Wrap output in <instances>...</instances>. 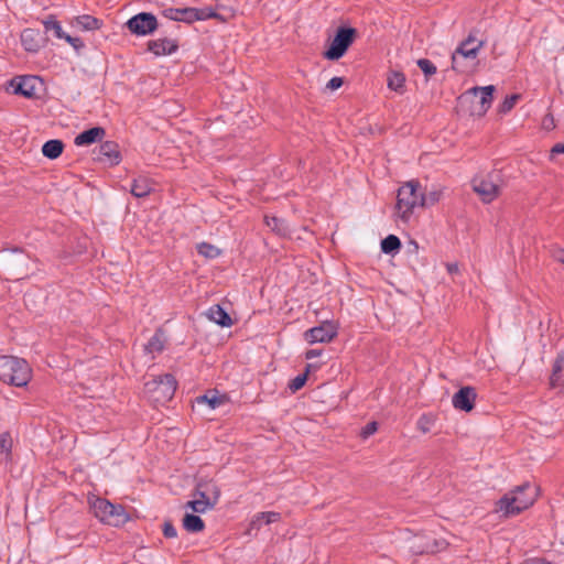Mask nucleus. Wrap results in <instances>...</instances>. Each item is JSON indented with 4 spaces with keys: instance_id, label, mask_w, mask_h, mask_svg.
<instances>
[{
    "instance_id": "obj_1",
    "label": "nucleus",
    "mask_w": 564,
    "mask_h": 564,
    "mask_svg": "<svg viewBox=\"0 0 564 564\" xmlns=\"http://www.w3.org/2000/svg\"><path fill=\"white\" fill-rule=\"evenodd\" d=\"M495 90L494 85L468 89L457 98V112L469 117L485 116L491 107Z\"/></svg>"
},
{
    "instance_id": "obj_2",
    "label": "nucleus",
    "mask_w": 564,
    "mask_h": 564,
    "mask_svg": "<svg viewBox=\"0 0 564 564\" xmlns=\"http://www.w3.org/2000/svg\"><path fill=\"white\" fill-rule=\"evenodd\" d=\"M536 495V488L524 482L497 501L498 510L507 518L517 516L534 503Z\"/></svg>"
},
{
    "instance_id": "obj_3",
    "label": "nucleus",
    "mask_w": 564,
    "mask_h": 564,
    "mask_svg": "<svg viewBox=\"0 0 564 564\" xmlns=\"http://www.w3.org/2000/svg\"><path fill=\"white\" fill-rule=\"evenodd\" d=\"M30 256L20 248H6L0 251V273L6 280H22L30 273Z\"/></svg>"
},
{
    "instance_id": "obj_4",
    "label": "nucleus",
    "mask_w": 564,
    "mask_h": 564,
    "mask_svg": "<svg viewBox=\"0 0 564 564\" xmlns=\"http://www.w3.org/2000/svg\"><path fill=\"white\" fill-rule=\"evenodd\" d=\"M32 378V369L23 358L0 356V381L14 387H25Z\"/></svg>"
},
{
    "instance_id": "obj_5",
    "label": "nucleus",
    "mask_w": 564,
    "mask_h": 564,
    "mask_svg": "<svg viewBox=\"0 0 564 564\" xmlns=\"http://www.w3.org/2000/svg\"><path fill=\"white\" fill-rule=\"evenodd\" d=\"M421 184L417 180H411L404 183L397 194L395 208L402 221H408L414 208L420 206Z\"/></svg>"
},
{
    "instance_id": "obj_6",
    "label": "nucleus",
    "mask_w": 564,
    "mask_h": 564,
    "mask_svg": "<svg viewBox=\"0 0 564 564\" xmlns=\"http://www.w3.org/2000/svg\"><path fill=\"white\" fill-rule=\"evenodd\" d=\"M90 508L96 518L112 527H121L130 519L126 509L121 505H113L105 498H96L90 503Z\"/></svg>"
},
{
    "instance_id": "obj_7",
    "label": "nucleus",
    "mask_w": 564,
    "mask_h": 564,
    "mask_svg": "<svg viewBox=\"0 0 564 564\" xmlns=\"http://www.w3.org/2000/svg\"><path fill=\"white\" fill-rule=\"evenodd\" d=\"M502 184V173L498 170H494L485 176H475L471 180L474 192L479 195L485 204L494 202L500 195Z\"/></svg>"
},
{
    "instance_id": "obj_8",
    "label": "nucleus",
    "mask_w": 564,
    "mask_h": 564,
    "mask_svg": "<svg viewBox=\"0 0 564 564\" xmlns=\"http://www.w3.org/2000/svg\"><path fill=\"white\" fill-rule=\"evenodd\" d=\"M357 35L358 32L352 26H338L332 42L324 51L323 57L328 61H338L347 53L348 48L355 42Z\"/></svg>"
},
{
    "instance_id": "obj_9",
    "label": "nucleus",
    "mask_w": 564,
    "mask_h": 564,
    "mask_svg": "<svg viewBox=\"0 0 564 564\" xmlns=\"http://www.w3.org/2000/svg\"><path fill=\"white\" fill-rule=\"evenodd\" d=\"M177 388V381L172 373H164L153 377L144 383V390L150 398L158 403H165L172 400Z\"/></svg>"
},
{
    "instance_id": "obj_10",
    "label": "nucleus",
    "mask_w": 564,
    "mask_h": 564,
    "mask_svg": "<svg viewBox=\"0 0 564 564\" xmlns=\"http://www.w3.org/2000/svg\"><path fill=\"white\" fill-rule=\"evenodd\" d=\"M476 33H478V30L473 29L468 36L460 42V44L457 46V48L454 51L452 55V68L457 72H464L465 67L460 64V59L463 58H471L475 59L480 51V48L484 47L486 44V41L480 40L475 44L476 42Z\"/></svg>"
},
{
    "instance_id": "obj_11",
    "label": "nucleus",
    "mask_w": 564,
    "mask_h": 564,
    "mask_svg": "<svg viewBox=\"0 0 564 564\" xmlns=\"http://www.w3.org/2000/svg\"><path fill=\"white\" fill-rule=\"evenodd\" d=\"M127 29L135 35L152 34L159 26L158 19L153 13L140 12L126 22Z\"/></svg>"
},
{
    "instance_id": "obj_12",
    "label": "nucleus",
    "mask_w": 564,
    "mask_h": 564,
    "mask_svg": "<svg viewBox=\"0 0 564 564\" xmlns=\"http://www.w3.org/2000/svg\"><path fill=\"white\" fill-rule=\"evenodd\" d=\"M40 84V77L34 75L15 76L9 80L11 93L25 98L36 97V87Z\"/></svg>"
},
{
    "instance_id": "obj_13",
    "label": "nucleus",
    "mask_w": 564,
    "mask_h": 564,
    "mask_svg": "<svg viewBox=\"0 0 564 564\" xmlns=\"http://www.w3.org/2000/svg\"><path fill=\"white\" fill-rule=\"evenodd\" d=\"M338 334V327L335 323L326 321L321 325L312 327L304 333V338L310 344L329 343Z\"/></svg>"
},
{
    "instance_id": "obj_14",
    "label": "nucleus",
    "mask_w": 564,
    "mask_h": 564,
    "mask_svg": "<svg viewBox=\"0 0 564 564\" xmlns=\"http://www.w3.org/2000/svg\"><path fill=\"white\" fill-rule=\"evenodd\" d=\"M447 543L444 540H437L430 536H415L410 544V551L414 555L434 554L444 550Z\"/></svg>"
},
{
    "instance_id": "obj_15",
    "label": "nucleus",
    "mask_w": 564,
    "mask_h": 564,
    "mask_svg": "<svg viewBox=\"0 0 564 564\" xmlns=\"http://www.w3.org/2000/svg\"><path fill=\"white\" fill-rule=\"evenodd\" d=\"M94 160L108 163L109 165H118L121 162V153L119 145L115 141H105L93 151Z\"/></svg>"
},
{
    "instance_id": "obj_16",
    "label": "nucleus",
    "mask_w": 564,
    "mask_h": 564,
    "mask_svg": "<svg viewBox=\"0 0 564 564\" xmlns=\"http://www.w3.org/2000/svg\"><path fill=\"white\" fill-rule=\"evenodd\" d=\"M477 392L474 387H462L452 398L453 406L459 411L470 412L475 408Z\"/></svg>"
},
{
    "instance_id": "obj_17",
    "label": "nucleus",
    "mask_w": 564,
    "mask_h": 564,
    "mask_svg": "<svg viewBox=\"0 0 564 564\" xmlns=\"http://www.w3.org/2000/svg\"><path fill=\"white\" fill-rule=\"evenodd\" d=\"M45 37L36 29L28 28L21 33V44L25 51L36 53L45 43Z\"/></svg>"
},
{
    "instance_id": "obj_18",
    "label": "nucleus",
    "mask_w": 564,
    "mask_h": 564,
    "mask_svg": "<svg viewBox=\"0 0 564 564\" xmlns=\"http://www.w3.org/2000/svg\"><path fill=\"white\" fill-rule=\"evenodd\" d=\"M178 50V43L176 40L167 37L151 40L148 42V51L153 53L155 56L171 55Z\"/></svg>"
},
{
    "instance_id": "obj_19",
    "label": "nucleus",
    "mask_w": 564,
    "mask_h": 564,
    "mask_svg": "<svg viewBox=\"0 0 564 564\" xmlns=\"http://www.w3.org/2000/svg\"><path fill=\"white\" fill-rule=\"evenodd\" d=\"M550 387L564 391V352H558L552 366Z\"/></svg>"
},
{
    "instance_id": "obj_20",
    "label": "nucleus",
    "mask_w": 564,
    "mask_h": 564,
    "mask_svg": "<svg viewBox=\"0 0 564 564\" xmlns=\"http://www.w3.org/2000/svg\"><path fill=\"white\" fill-rule=\"evenodd\" d=\"M105 134L106 130L102 127H93L77 134L74 143L77 147L90 145L97 141H101Z\"/></svg>"
},
{
    "instance_id": "obj_21",
    "label": "nucleus",
    "mask_w": 564,
    "mask_h": 564,
    "mask_svg": "<svg viewBox=\"0 0 564 564\" xmlns=\"http://www.w3.org/2000/svg\"><path fill=\"white\" fill-rule=\"evenodd\" d=\"M208 318L221 327H230L234 322L227 311L219 304H215L208 310Z\"/></svg>"
},
{
    "instance_id": "obj_22",
    "label": "nucleus",
    "mask_w": 564,
    "mask_h": 564,
    "mask_svg": "<svg viewBox=\"0 0 564 564\" xmlns=\"http://www.w3.org/2000/svg\"><path fill=\"white\" fill-rule=\"evenodd\" d=\"M153 191V183L145 176H139L132 181L130 193L138 198L148 196Z\"/></svg>"
},
{
    "instance_id": "obj_23",
    "label": "nucleus",
    "mask_w": 564,
    "mask_h": 564,
    "mask_svg": "<svg viewBox=\"0 0 564 564\" xmlns=\"http://www.w3.org/2000/svg\"><path fill=\"white\" fill-rule=\"evenodd\" d=\"M281 520V513L275 511L258 512L250 522V530H260L263 523L270 524Z\"/></svg>"
},
{
    "instance_id": "obj_24",
    "label": "nucleus",
    "mask_w": 564,
    "mask_h": 564,
    "mask_svg": "<svg viewBox=\"0 0 564 564\" xmlns=\"http://www.w3.org/2000/svg\"><path fill=\"white\" fill-rule=\"evenodd\" d=\"M185 13H187L188 18L193 20V23L195 21H205L209 19L224 21V18L219 13H217L213 8H193V10L185 11Z\"/></svg>"
},
{
    "instance_id": "obj_25",
    "label": "nucleus",
    "mask_w": 564,
    "mask_h": 564,
    "mask_svg": "<svg viewBox=\"0 0 564 564\" xmlns=\"http://www.w3.org/2000/svg\"><path fill=\"white\" fill-rule=\"evenodd\" d=\"M64 148H65V145L62 140L52 139V140L46 141L42 145V154L50 160H55L62 155Z\"/></svg>"
},
{
    "instance_id": "obj_26",
    "label": "nucleus",
    "mask_w": 564,
    "mask_h": 564,
    "mask_svg": "<svg viewBox=\"0 0 564 564\" xmlns=\"http://www.w3.org/2000/svg\"><path fill=\"white\" fill-rule=\"evenodd\" d=\"M387 86L398 94H403L405 91V75L400 70H390L387 76Z\"/></svg>"
},
{
    "instance_id": "obj_27",
    "label": "nucleus",
    "mask_w": 564,
    "mask_h": 564,
    "mask_svg": "<svg viewBox=\"0 0 564 564\" xmlns=\"http://www.w3.org/2000/svg\"><path fill=\"white\" fill-rule=\"evenodd\" d=\"M197 490H204L210 497L212 507H215L220 498V489L212 479H200L197 482Z\"/></svg>"
},
{
    "instance_id": "obj_28",
    "label": "nucleus",
    "mask_w": 564,
    "mask_h": 564,
    "mask_svg": "<svg viewBox=\"0 0 564 564\" xmlns=\"http://www.w3.org/2000/svg\"><path fill=\"white\" fill-rule=\"evenodd\" d=\"M183 528L191 533H198L204 531V520L194 513H185L182 520Z\"/></svg>"
},
{
    "instance_id": "obj_29",
    "label": "nucleus",
    "mask_w": 564,
    "mask_h": 564,
    "mask_svg": "<svg viewBox=\"0 0 564 564\" xmlns=\"http://www.w3.org/2000/svg\"><path fill=\"white\" fill-rule=\"evenodd\" d=\"M189 10H193V8L192 7L167 8L162 11V14L170 20L192 24L193 20L188 18L187 13H185V11H189Z\"/></svg>"
},
{
    "instance_id": "obj_30",
    "label": "nucleus",
    "mask_w": 564,
    "mask_h": 564,
    "mask_svg": "<svg viewBox=\"0 0 564 564\" xmlns=\"http://www.w3.org/2000/svg\"><path fill=\"white\" fill-rule=\"evenodd\" d=\"M226 395H219L217 390H208L205 394L196 398L197 403H205L210 409H216L224 404Z\"/></svg>"
},
{
    "instance_id": "obj_31",
    "label": "nucleus",
    "mask_w": 564,
    "mask_h": 564,
    "mask_svg": "<svg viewBox=\"0 0 564 564\" xmlns=\"http://www.w3.org/2000/svg\"><path fill=\"white\" fill-rule=\"evenodd\" d=\"M164 332L162 328H158L144 346V350L149 354L162 352L164 350Z\"/></svg>"
},
{
    "instance_id": "obj_32",
    "label": "nucleus",
    "mask_w": 564,
    "mask_h": 564,
    "mask_svg": "<svg viewBox=\"0 0 564 564\" xmlns=\"http://www.w3.org/2000/svg\"><path fill=\"white\" fill-rule=\"evenodd\" d=\"M75 24L84 31H95L102 26V21L89 14H83L75 18Z\"/></svg>"
},
{
    "instance_id": "obj_33",
    "label": "nucleus",
    "mask_w": 564,
    "mask_h": 564,
    "mask_svg": "<svg viewBox=\"0 0 564 564\" xmlns=\"http://www.w3.org/2000/svg\"><path fill=\"white\" fill-rule=\"evenodd\" d=\"M381 251L386 254H395L400 251L402 245L399 237L395 235H388L381 240Z\"/></svg>"
},
{
    "instance_id": "obj_34",
    "label": "nucleus",
    "mask_w": 564,
    "mask_h": 564,
    "mask_svg": "<svg viewBox=\"0 0 564 564\" xmlns=\"http://www.w3.org/2000/svg\"><path fill=\"white\" fill-rule=\"evenodd\" d=\"M313 367H316V366L312 365V364H307L305 367V371L303 373L297 375L294 379H292L289 382L288 388L292 392H296V391L301 390L305 386L307 378H308V373L311 371V368H313Z\"/></svg>"
},
{
    "instance_id": "obj_35",
    "label": "nucleus",
    "mask_w": 564,
    "mask_h": 564,
    "mask_svg": "<svg viewBox=\"0 0 564 564\" xmlns=\"http://www.w3.org/2000/svg\"><path fill=\"white\" fill-rule=\"evenodd\" d=\"M197 252L198 254L207 258V259H215L220 254V250L209 243V242H200L197 245Z\"/></svg>"
},
{
    "instance_id": "obj_36",
    "label": "nucleus",
    "mask_w": 564,
    "mask_h": 564,
    "mask_svg": "<svg viewBox=\"0 0 564 564\" xmlns=\"http://www.w3.org/2000/svg\"><path fill=\"white\" fill-rule=\"evenodd\" d=\"M43 24L45 32L52 31L57 39H63L66 34L54 17H50L47 20L43 21Z\"/></svg>"
},
{
    "instance_id": "obj_37",
    "label": "nucleus",
    "mask_w": 564,
    "mask_h": 564,
    "mask_svg": "<svg viewBox=\"0 0 564 564\" xmlns=\"http://www.w3.org/2000/svg\"><path fill=\"white\" fill-rule=\"evenodd\" d=\"M441 191H431L429 193L421 192L420 207L435 205L441 199Z\"/></svg>"
},
{
    "instance_id": "obj_38",
    "label": "nucleus",
    "mask_w": 564,
    "mask_h": 564,
    "mask_svg": "<svg viewBox=\"0 0 564 564\" xmlns=\"http://www.w3.org/2000/svg\"><path fill=\"white\" fill-rule=\"evenodd\" d=\"M185 508L192 509L193 512H196V513H204L207 510L214 509V507H212V503L206 502V501H200L198 499L188 501L185 505Z\"/></svg>"
},
{
    "instance_id": "obj_39",
    "label": "nucleus",
    "mask_w": 564,
    "mask_h": 564,
    "mask_svg": "<svg viewBox=\"0 0 564 564\" xmlns=\"http://www.w3.org/2000/svg\"><path fill=\"white\" fill-rule=\"evenodd\" d=\"M416 65L427 78L436 74V66L427 58L417 59Z\"/></svg>"
},
{
    "instance_id": "obj_40",
    "label": "nucleus",
    "mask_w": 564,
    "mask_h": 564,
    "mask_svg": "<svg viewBox=\"0 0 564 564\" xmlns=\"http://www.w3.org/2000/svg\"><path fill=\"white\" fill-rule=\"evenodd\" d=\"M521 98L519 94H512L507 96L499 106L500 113L509 112L517 104V101Z\"/></svg>"
},
{
    "instance_id": "obj_41",
    "label": "nucleus",
    "mask_w": 564,
    "mask_h": 564,
    "mask_svg": "<svg viewBox=\"0 0 564 564\" xmlns=\"http://www.w3.org/2000/svg\"><path fill=\"white\" fill-rule=\"evenodd\" d=\"M12 448V438L9 432H3L0 435V455L4 454L9 457Z\"/></svg>"
},
{
    "instance_id": "obj_42",
    "label": "nucleus",
    "mask_w": 564,
    "mask_h": 564,
    "mask_svg": "<svg viewBox=\"0 0 564 564\" xmlns=\"http://www.w3.org/2000/svg\"><path fill=\"white\" fill-rule=\"evenodd\" d=\"M433 416L430 414H423L417 420V429L422 433H429L431 430V424L433 423Z\"/></svg>"
},
{
    "instance_id": "obj_43",
    "label": "nucleus",
    "mask_w": 564,
    "mask_h": 564,
    "mask_svg": "<svg viewBox=\"0 0 564 564\" xmlns=\"http://www.w3.org/2000/svg\"><path fill=\"white\" fill-rule=\"evenodd\" d=\"M163 535L166 539H173L177 536V531L171 520H165L162 527Z\"/></svg>"
},
{
    "instance_id": "obj_44",
    "label": "nucleus",
    "mask_w": 564,
    "mask_h": 564,
    "mask_svg": "<svg viewBox=\"0 0 564 564\" xmlns=\"http://www.w3.org/2000/svg\"><path fill=\"white\" fill-rule=\"evenodd\" d=\"M378 430V423L376 421L367 423L360 431L361 438H368L372 434H375Z\"/></svg>"
},
{
    "instance_id": "obj_45",
    "label": "nucleus",
    "mask_w": 564,
    "mask_h": 564,
    "mask_svg": "<svg viewBox=\"0 0 564 564\" xmlns=\"http://www.w3.org/2000/svg\"><path fill=\"white\" fill-rule=\"evenodd\" d=\"M63 40H65L67 43H69L77 52L85 46L82 39L73 37L69 34H65Z\"/></svg>"
},
{
    "instance_id": "obj_46",
    "label": "nucleus",
    "mask_w": 564,
    "mask_h": 564,
    "mask_svg": "<svg viewBox=\"0 0 564 564\" xmlns=\"http://www.w3.org/2000/svg\"><path fill=\"white\" fill-rule=\"evenodd\" d=\"M265 224L273 231L281 232V229H280L281 219H279L278 217L265 216Z\"/></svg>"
},
{
    "instance_id": "obj_47",
    "label": "nucleus",
    "mask_w": 564,
    "mask_h": 564,
    "mask_svg": "<svg viewBox=\"0 0 564 564\" xmlns=\"http://www.w3.org/2000/svg\"><path fill=\"white\" fill-rule=\"evenodd\" d=\"M343 84H344L343 77H333L328 80L326 88L329 90H336V89L340 88L343 86Z\"/></svg>"
},
{
    "instance_id": "obj_48",
    "label": "nucleus",
    "mask_w": 564,
    "mask_h": 564,
    "mask_svg": "<svg viewBox=\"0 0 564 564\" xmlns=\"http://www.w3.org/2000/svg\"><path fill=\"white\" fill-rule=\"evenodd\" d=\"M563 153H564V142H557L551 149V158H553L555 154H563Z\"/></svg>"
},
{
    "instance_id": "obj_49",
    "label": "nucleus",
    "mask_w": 564,
    "mask_h": 564,
    "mask_svg": "<svg viewBox=\"0 0 564 564\" xmlns=\"http://www.w3.org/2000/svg\"><path fill=\"white\" fill-rule=\"evenodd\" d=\"M194 496H198L199 497L198 500H200V501H206V502L212 503L210 497L206 494V491L197 490V487L195 488Z\"/></svg>"
},
{
    "instance_id": "obj_50",
    "label": "nucleus",
    "mask_w": 564,
    "mask_h": 564,
    "mask_svg": "<svg viewBox=\"0 0 564 564\" xmlns=\"http://www.w3.org/2000/svg\"><path fill=\"white\" fill-rule=\"evenodd\" d=\"M321 355H322V350L321 349H308L305 352V358L310 360V359L316 358V357H318Z\"/></svg>"
},
{
    "instance_id": "obj_51",
    "label": "nucleus",
    "mask_w": 564,
    "mask_h": 564,
    "mask_svg": "<svg viewBox=\"0 0 564 564\" xmlns=\"http://www.w3.org/2000/svg\"><path fill=\"white\" fill-rule=\"evenodd\" d=\"M446 269H447L448 273H451V274H455V273L459 272V268H458L457 263H447Z\"/></svg>"
},
{
    "instance_id": "obj_52",
    "label": "nucleus",
    "mask_w": 564,
    "mask_h": 564,
    "mask_svg": "<svg viewBox=\"0 0 564 564\" xmlns=\"http://www.w3.org/2000/svg\"><path fill=\"white\" fill-rule=\"evenodd\" d=\"M556 259L564 264V250H561Z\"/></svg>"
}]
</instances>
